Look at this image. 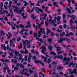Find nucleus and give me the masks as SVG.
<instances>
[{
	"label": "nucleus",
	"mask_w": 77,
	"mask_h": 77,
	"mask_svg": "<svg viewBox=\"0 0 77 77\" xmlns=\"http://www.w3.org/2000/svg\"><path fill=\"white\" fill-rule=\"evenodd\" d=\"M69 72H71L70 74H74L75 75H77V69H75L73 70V71L72 70V69H69L68 70Z\"/></svg>",
	"instance_id": "f257e3e1"
},
{
	"label": "nucleus",
	"mask_w": 77,
	"mask_h": 77,
	"mask_svg": "<svg viewBox=\"0 0 77 77\" xmlns=\"http://www.w3.org/2000/svg\"><path fill=\"white\" fill-rule=\"evenodd\" d=\"M57 51L59 52H57V54H61V53H63V51H61V48L60 47H57Z\"/></svg>",
	"instance_id": "f03ea898"
},
{
	"label": "nucleus",
	"mask_w": 77,
	"mask_h": 77,
	"mask_svg": "<svg viewBox=\"0 0 77 77\" xmlns=\"http://www.w3.org/2000/svg\"><path fill=\"white\" fill-rule=\"evenodd\" d=\"M74 23V21L72 20H70V21H69V24L70 25V29L72 30H74V27L72 26V24Z\"/></svg>",
	"instance_id": "7ed1b4c3"
},
{
	"label": "nucleus",
	"mask_w": 77,
	"mask_h": 77,
	"mask_svg": "<svg viewBox=\"0 0 77 77\" xmlns=\"http://www.w3.org/2000/svg\"><path fill=\"white\" fill-rule=\"evenodd\" d=\"M56 57H57L58 59H63V56L62 55L56 56L54 57V59H56Z\"/></svg>",
	"instance_id": "20e7f679"
},
{
	"label": "nucleus",
	"mask_w": 77,
	"mask_h": 77,
	"mask_svg": "<svg viewBox=\"0 0 77 77\" xmlns=\"http://www.w3.org/2000/svg\"><path fill=\"white\" fill-rule=\"evenodd\" d=\"M14 54L17 57V56H19V57H21V56H22V55L20 54H19V52H18L17 51H14ZM18 54H19V55L17 56Z\"/></svg>",
	"instance_id": "39448f33"
},
{
	"label": "nucleus",
	"mask_w": 77,
	"mask_h": 77,
	"mask_svg": "<svg viewBox=\"0 0 77 77\" xmlns=\"http://www.w3.org/2000/svg\"><path fill=\"white\" fill-rule=\"evenodd\" d=\"M25 31V32H28V30L27 29H23L20 30V33L21 35H23V32Z\"/></svg>",
	"instance_id": "423d86ee"
},
{
	"label": "nucleus",
	"mask_w": 77,
	"mask_h": 77,
	"mask_svg": "<svg viewBox=\"0 0 77 77\" xmlns=\"http://www.w3.org/2000/svg\"><path fill=\"white\" fill-rule=\"evenodd\" d=\"M71 35H72V36H74V34L72 32H71L69 34H66V36L69 37V36H71Z\"/></svg>",
	"instance_id": "0eeeda50"
},
{
	"label": "nucleus",
	"mask_w": 77,
	"mask_h": 77,
	"mask_svg": "<svg viewBox=\"0 0 77 77\" xmlns=\"http://www.w3.org/2000/svg\"><path fill=\"white\" fill-rule=\"evenodd\" d=\"M32 25L30 24V21H28L27 23V25L26 26V28H29L31 27Z\"/></svg>",
	"instance_id": "6e6552de"
},
{
	"label": "nucleus",
	"mask_w": 77,
	"mask_h": 77,
	"mask_svg": "<svg viewBox=\"0 0 77 77\" xmlns=\"http://www.w3.org/2000/svg\"><path fill=\"white\" fill-rule=\"evenodd\" d=\"M56 20L55 19H54V20H52V19H51L49 20V22H50V21H51V22L50 23L51 24H52V23H56Z\"/></svg>",
	"instance_id": "1a4fd4ad"
},
{
	"label": "nucleus",
	"mask_w": 77,
	"mask_h": 77,
	"mask_svg": "<svg viewBox=\"0 0 77 77\" xmlns=\"http://www.w3.org/2000/svg\"><path fill=\"white\" fill-rule=\"evenodd\" d=\"M75 65H76L75 64V63H74H74L71 62L69 63V67H70L71 66V65H72V67H74V66H75Z\"/></svg>",
	"instance_id": "9d476101"
},
{
	"label": "nucleus",
	"mask_w": 77,
	"mask_h": 77,
	"mask_svg": "<svg viewBox=\"0 0 77 77\" xmlns=\"http://www.w3.org/2000/svg\"><path fill=\"white\" fill-rule=\"evenodd\" d=\"M26 42H27L26 45H28V44H30V42H29V41H28V40L24 41L23 42V45H24V44H26Z\"/></svg>",
	"instance_id": "9b49d317"
},
{
	"label": "nucleus",
	"mask_w": 77,
	"mask_h": 77,
	"mask_svg": "<svg viewBox=\"0 0 77 77\" xmlns=\"http://www.w3.org/2000/svg\"><path fill=\"white\" fill-rule=\"evenodd\" d=\"M16 27L17 29L18 28H20V27H22V28H24V26L22 24H20V25H16Z\"/></svg>",
	"instance_id": "f8f14e48"
},
{
	"label": "nucleus",
	"mask_w": 77,
	"mask_h": 77,
	"mask_svg": "<svg viewBox=\"0 0 77 77\" xmlns=\"http://www.w3.org/2000/svg\"><path fill=\"white\" fill-rule=\"evenodd\" d=\"M24 71H27V72H28L29 71V70H28V69H23L22 72H20L21 74H22V75H24L23 72H24Z\"/></svg>",
	"instance_id": "ddd939ff"
},
{
	"label": "nucleus",
	"mask_w": 77,
	"mask_h": 77,
	"mask_svg": "<svg viewBox=\"0 0 77 77\" xmlns=\"http://www.w3.org/2000/svg\"><path fill=\"white\" fill-rule=\"evenodd\" d=\"M37 17L36 16L35 17V15H34V14H31V18L33 20H35V18H36Z\"/></svg>",
	"instance_id": "4468645a"
},
{
	"label": "nucleus",
	"mask_w": 77,
	"mask_h": 77,
	"mask_svg": "<svg viewBox=\"0 0 77 77\" xmlns=\"http://www.w3.org/2000/svg\"><path fill=\"white\" fill-rule=\"evenodd\" d=\"M63 69V67L60 66H59L57 67V69L58 71H60L61 69Z\"/></svg>",
	"instance_id": "2eb2a0df"
},
{
	"label": "nucleus",
	"mask_w": 77,
	"mask_h": 77,
	"mask_svg": "<svg viewBox=\"0 0 77 77\" xmlns=\"http://www.w3.org/2000/svg\"><path fill=\"white\" fill-rule=\"evenodd\" d=\"M73 17L71 19H70V20H72V21H73V20H74L75 19V18L76 17H75V16H74V15L73 14L70 16V17L71 18H72V17Z\"/></svg>",
	"instance_id": "dca6fc26"
},
{
	"label": "nucleus",
	"mask_w": 77,
	"mask_h": 77,
	"mask_svg": "<svg viewBox=\"0 0 77 77\" xmlns=\"http://www.w3.org/2000/svg\"><path fill=\"white\" fill-rule=\"evenodd\" d=\"M15 8L16 9H14V12H16V13H17L18 12V9H19V8L18 7H17V6H15Z\"/></svg>",
	"instance_id": "f3484780"
},
{
	"label": "nucleus",
	"mask_w": 77,
	"mask_h": 77,
	"mask_svg": "<svg viewBox=\"0 0 77 77\" xmlns=\"http://www.w3.org/2000/svg\"><path fill=\"white\" fill-rule=\"evenodd\" d=\"M42 61H40L38 60H36L34 61V63H42Z\"/></svg>",
	"instance_id": "a211bd4d"
},
{
	"label": "nucleus",
	"mask_w": 77,
	"mask_h": 77,
	"mask_svg": "<svg viewBox=\"0 0 77 77\" xmlns=\"http://www.w3.org/2000/svg\"><path fill=\"white\" fill-rule=\"evenodd\" d=\"M66 10L68 11V13H69V14H71V10L68 8V7H67V8H66Z\"/></svg>",
	"instance_id": "6ab92c4d"
},
{
	"label": "nucleus",
	"mask_w": 77,
	"mask_h": 77,
	"mask_svg": "<svg viewBox=\"0 0 77 77\" xmlns=\"http://www.w3.org/2000/svg\"><path fill=\"white\" fill-rule=\"evenodd\" d=\"M57 42L58 43H61V44L63 43V41H62V39L60 38V40H59Z\"/></svg>",
	"instance_id": "aec40b11"
},
{
	"label": "nucleus",
	"mask_w": 77,
	"mask_h": 77,
	"mask_svg": "<svg viewBox=\"0 0 77 77\" xmlns=\"http://www.w3.org/2000/svg\"><path fill=\"white\" fill-rule=\"evenodd\" d=\"M53 4L54 5V6H55V7H58L59 6V5H57V3L56 2H53Z\"/></svg>",
	"instance_id": "412c9836"
},
{
	"label": "nucleus",
	"mask_w": 77,
	"mask_h": 77,
	"mask_svg": "<svg viewBox=\"0 0 77 77\" xmlns=\"http://www.w3.org/2000/svg\"><path fill=\"white\" fill-rule=\"evenodd\" d=\"M44 2V0H38L37 2V4H39V3H43Z\"/></svg>",
	"instance_id": "4be33fe9"
},
{
	"label": "nucleus",
	"mask_w": 77,
	"mask_h": 77,
	"mask_svg": "<svg viewBox=\"0 0 77 77\" xmlns=\"http://www.w3.org/2000/svg\"><path fill=\"white\" fill-rule=\"evenodd\" d=\"M38 72H37L36 71H35V73H34V77H38Z\"/></svg>",
	"instance_id": "5701e85b"
},
{
	"label": "nucleus",
	"mask_w": 77,
	"mask_h": 77,
	"mask_svg": "<svg viewBox=\"0 0 77 77\" xmlns=\"http://www.w3.org/2000/svg\"><path fill=\"white\" fill-rule=\"evenodd\" d=\"M52 46H51V45H50L48 46V49L50 51H51V50H52Z\"/></svg>",
	"instance_id": "b1692460"
},
{
	"label": "nucleus",
	"mask_w": 77,
	"mask_h": 77,
	"mask_svg": "<svg viewBox=\"0 0 77 77\" xmlns=\"http://www.w3.org/2000/svg\"><path fill=\"white\" fill-rule=\"evenodd\" d=\"M35 11H38V10L39 11V9H40L39 7H35Z\"/></svg>",
	"instance_id": "393cba45"
},
{
	"label": "nucleus",
	"mask_w": 77,
	"mask_h": 77,
	"mask_svg": "<svg viewBox=\"0 0 77 77\" xmlns=\"http://www.w3.org/2000/svg\"><path fill=\"white\" fill-rule=\"evenodd\" d=\"M50 54H53V56H55V55H56V53L54 52L53 51H51L50 52Z\"/></svg>",
	"instance_id": "a878e982"
},
{
	"label": "nucleus",
	"mask_w": 77,
	"mask_h": 77,
	"mask_svg": "<svg viewBox=\"0 0 77 77\" xmlns=\"http://www.w3.org/2000/svg\"><path fill=\"white\" fill-rule=\"evenodd\" d=\"M21 37H18L17 39V42H19V41H20L21 40Z\"/></svg>",
	"instance_id": "bb28decb"
},
{
	"label": "nucleus",
	"mask_w": 77,
	"mask_h": 77,
	"mask_svg": "<svg viewBox=\"0 0 77 77\" xmlns=\"http://www.w3.org/2000/svg\"><path fill=\"white\" fill-rule=\"evenodd\" d=\"M24 11V10L23 9L22 10H20L19 11H18L17 13V14H21V13L22 12V11Z\"/></svg>",
	"instance_id": "cd10ccee"
},
{
	"label": "nucleus",
	"mask_w": 77,
	"mask_h": 77,
	"mask_svg": "<svg viewBox=\"0 0 77 77\" xmlns=\"http://www.w3.org/2000/svg\"><path fill=\"white\" fill-rule=\"evenodd\" d=\"M1 33L2 34V36H5V33H4V32H3V30H1Z\"/></svg>",
	"instance_id": "c85d7f7f"
},
{
	"label": "nucleus",
	"mask_w": 77,
	"mask_h": 77,
	"mask_svg": "<svg viewBox=\"0 0 77 77\" xmlns=\"http://www.w3.org/2000/svg\"><path fill=\"white\" fill-rule=\"evenodd\" d=\"M41 49L42 48H43V50H45V51H46V47L44 46H42V47L41 48Z\"/></svg>",
	"instance_id": "c756f323"
},
{
	"label": "nucleus",
	"mask_w": 77,
	"mask_h": 77,
	"mask_svg": "<svg viewBox=\"0 0 77 77\" xmlns=\"http://www.w3.org/2000/svg\"><path fill=\"white\" fill-rule=\"evenodd\" d=\"M24 75H27V77H29L30 76V74H28V73H27V72H25L24 73Z\"/></svg>",
	"instance_id": "7c9ffc66"
},
{
	"label": "nucleus",
	"mask_w": 77,
	"mask_h": 77,
	"mask_svg": "<svg viewBox=\"0 0 77 77\" xmlns=\"http://www.w3.org/2000/svg\"><path fill=\"white\" fill-rule=\"evenodd\" d=\"M67 1L68 2V6H69V7H70V6H70V5H71V0H67Z\"/></svg>",
	"instance_id": "2f4dec72"
},
{
	"label": "nucleus",
	"mask_w": 77,
	"mask_h": 77,
	"mask_svg": "<svg viewBox=\"0 0 77 77\" xmlns=\"http://www.w3.org/2000/svg\"><path fill=\"white\" fill-rule=\"evenodd\" d=\"M19 66L20 68H24V66L23 64H21H21H20Z\"/></svg>",
	"instance_id": "473e14b6"
},
{
	"label": "nucleus",
	"mask_w": 77,
	"mask_h": 77,
	"mask_svg": "<svg viewBox=\"0 0 77 77\" xmlns=\"http://www.w3.org/2000/svg\"><path fill=\"white\" fill-rule=\"evenodd\" d=\"M66 41H67V42H68V43H69V42H71L70 40L68 38H66Z\"/></svg>",
	"instance_id": "72a5a7b5"
},
{
	"label": "nucleus",
	"mask_w": 77,
	"mask_h": 77,
	"mask_svg": "<svg viewBox=\"0 0 77 77\" xmlns=\"http://www.w3.org/2000/svg\"><path fill=\"white\" fill-rule=\"evenodd\" d=\"M48 10V7H46V8H45V11L46 12H48V13H50V11H47V10Z\"/></svg>",
	"instance_id": "f704fd0d"
},
{
	"label": "nucleus",
	"mask_w": 77,
	"mask_h": 77,
	"mask_svg": "<svg viewBox=\"0 0 77 77\" xmlns=\"http://www.w3.org/2000/svg\"><path fill=\"white\" fill-rule=\"evenodd\" d=\"M60 19H61V17L60 16H58L57 18V19L59 21H60Z\"/></svg>",
	"instance_id": "c9c22d12"
},
{
	"label": "nucleus",
	"mask_w": 77,
	"mask_h": 77,
	"mask_svg": "<svg viewBox=\"0 0 77 77\" xmlns=\"http://www.w3.org/2000/svg\"><path fill=\"white\" fill-rule=\"evenodd\" d=\"M10 47H15V44L13 43V44H10Z\"/></svg>",
	"instance_id": "e433bc0d"
},
{
	"label": "nucleus",
	"mask_w": 77,
	"mask_h": 77,
	"mask_svg": "<svg viewBox=\"0 0 77 77\" xmlns=\"http://www.w3.org/2000/svg\"><path fill=\"white\" fill-rule=\"evenodd\" d=\"M52 70L53 71H56V67H55V66H54V67L52 68Z\"/></svg>",
	"instance_id": "4c0bfd02"
},
{
	"label": "nucleus",
	"mask_w": 77,
	"mask_h": 77,
	"mask_svg": "<svg viewBox=\"0 0 77 77\" xmlns=\"http://www.w3.org/2000/svg\"><path fill=\"white\" fill-rule=\"evenodd\" d=\"M24 53H25V54H27L28 53V51L27 49H25V51H24Z\"/></svg>",
	"instance_id": "58836bf2"
},
{
	"label": "nucleus",
	"mask_w": 77,
	"mask_h": 77,
	"mask_svg": "<svg viewBox=\"0 0 77 77\" xmlns=\"http://www.w3.org/2000/svg\"><path fill=\"white\" fill-rule=\"evenodd\" d=\"M39 41L41 44H42V43L44 42V41L42 39H40L39 40Z\"/></svg>",
	"instance_id": "ea45409f"
},
{
	"label": "nucleus",
	"mask_w": 77,
	"mask_h": 77,
	"mask_svg": "<svg viewBox=\"0 0 77 77\" xmlns=\"http://www.w3.org/2000/svg\"><path fill=\"white\" fill-rule=\"evenodd\" d=\"M65 17H66V15L65 14H63V19H65Z\"/></svg>",
	"instance_id": "a19ab883"
},
{
	"label": "nucleus",
	"mask_w": 77,
	"mask_h": 77,
	"mask_svg": "<svg viewBox=\"0 0 77 77\" xmlns=\"http://www.w3.org/2000/svg\"><path fill=\"white\" fill-rule=\"evenodd\" d=\"M52 64H53V65H56V64H57V62H53L52 63Z\"/></svg>",
	"instance_id": "79ce46f5"
},
{
	"label": "nucleus",
	"mask_w": 77,
	"mask_h": 77,
	"mask_svg": "<svg viewBox=\"0 0 77 77\" xmlns=\"http://www.w3.org/2000/svg\"><path fill=\"white\" fill-rule=\"evenodd\" d=\"M20 63H18L16 65V66L18 69L20 68V67L18 66H20Z\"/></svg>",
	"instance_id": "37998d69"
},
{
	"label": "nucleus",
	"mask_w": 77,
	"mask_h": 77,
	"mask_svg": "<svg viewBox=\"0 0 77 77\" xmlns=\"http://www.w3.org/2000/svg\"><path fill=\"white\" fill-rule=\"evenodd\" d=\"M47 57H45L44 58V61L45 62H47Z\"/></svg>",
	"instance_id": "c03bdc74"
},
{
	"label": "nucleus",
	"mask_w": 77,
	"mask_h": 77,
	"mask_svg": "<svg viewBox=\"0 0 77 77\" xmlns=\"http://www.w3.org/2000/svg\"><path fill=\"white\" fill-rule=\"evenodd\" d=\"M9 11H10V13H11V14H13V12H12V10L11 8H10Z\"/></svg>",
	"instance_id": "a18cd8bd"
},
{
	"label": "nucleus",
	"mask_w": 77,
	"mask_h": 77,
	"mask_svg": "<svg viewBox=\"0 0 77 77\" xmlns=\"http://www.w3.org/2000/svg\"><path fill=\"white\" fill-rule=\"evenodd\" d=\"M50 62H51V58H49L48 59V63H50Z\"/></svg>",
	"instance_id": "49530a36"
},
{
	"label": "nucleus",
	"mask_w": 77,
	"mask_h": 77,
	"mask_svg": "<svg viewBox=\"0 0 77 77\" xmlns=\"http://www.w3.org/2000/svg\"><path fill=\"white\" fill-rule=\"evenodd\" d=\"M68 61V62H70L71 61V60H70V58L67 57V61Z\"/></svg>",
	"instance_id": "de8ad7c7"
},
{
	"label": "nucleus",
	"mask_w": 77,
	"mask_h": 77,
	"mask_svg": "<svg viewBox=\"0 0 77 77\" xmlns=\"http://www.w3.org/2000/svg\"><path fill=\"white\" fill-rule=\"evenodd\" d=\"M5 62H8V63H9V62H10V61H9V60L6 59L5 60Z\"/></svg>",
	"instance_id": "09e8293b"
},
{
	"label": "nucleus",
	"mask_w": 77,
	"mask_h": 77,
	"mask_svg": "<svg viewBox=\"0 0 77 77\" xmlns=\"http://www.w3.org/2000/svg\"><path fill=\"white\" fill-rule=\"evenodd\" d=\"M48 42H51V41H52V38H48Z\"/></svg>",
	"instance_id": "8fccbe9b"
},
{
	"label": "nucleus",
	"mask_w": 77,
	"mask_h": 77,
	"mask_svg": "<svg viewBox=\"0 0 77 77\" xmlns=\"http://www.w3.org/2000/svg\"><path fill=\"white\" fill-rule=\"evenodd\" d=\"M38 29H40V27H41V24H38Z\"/></svg>",
	"instance_id": "3c124183"
},
{
	"label": "nucleus",
	"mask_w": 77,
	"mask_h": 77,
	"mask_svg": "<svg viewBox=\"0 0 77 77\" xmlns=\"http://www.w3.org/2000/svg\"><path fill=\"white\" fill-rule=\"evenodd\" d=\"M12 36V35L11 34L10 36L8 35V39H9Z\"/></svg>",
	"instance_id": "603ef678"
},
{
	"label": "nucleus",
	"mask_w": 77,
	"mask_h": 77,
	"mask_svg": "<svg viewBox=\"0 0 77 77\" xmlns=\"http://www.w3.org/2000/svg\"><path fill=\"white\" fill-rule=\"evenodd\" d=\"M22 47H23V46H22V44L21 43L20 44V46H19L18 47V48H19V49H21V48H22Z\"/></svg>",
	"instance_id": "864d4df0"
},
{
	"label": "nucleus",
	"mask_w": 77,
	"mask_h": 77,
	"mask_svg": "<svg viewBox=\"0 0 77 77\" xmlns=\"http://www.w3.org/2000/svg\"><path fill=\"white\" fill-rule=\"evenodd\" d=\"M30 51L31 53H35V52L34 51V50L33 49L31 50Z\"/></svg>",
	"instance_id": "5fc2aeb1"
},
{
	"label": "nucleus",
	"mask_w": 77,
	"mask_h": 77,
	"mask_svg": "<svg viewBox=\"0 0 77 77\" xmlns=\"http://www.w3.org/2000/svg\"><path fill=\"white\" fill-rule=\"evenodd\" d=\"M45 26H47L48 25V23L47 21H45Z\"/></svg>",
	"instance_id": "6e6d98bb"
},
{
	"label": "nucleus",
	"mask_w": 77,
	"mask_h": 77,
	"mask_svg": "<svg viewBox=\"0 0 77 77\" xmlns=\"http://www.w3.org/2000/svg\"><path fill=\"white\" fill-rule=\"evenodd\" d=\"M55 35L56 36H57V37L58 38L59 37V33H56Z\"/></svg>",
	"instance_id": "4d7b16f0"
},
{
	"label": "nucleus",
	"mask_w": 77,
	"mask_h": 77,
	"mask_svg": "<svg viewBox=\"0 0 77 77\" xmlns=\"http://www.w3.org/2000/svg\"><path fill=\"white\" fill-rule=\"evenodd\" d=\"M20 53L22 54H24V51L23 50L20 51Z\"/></svg>",
	"instance_id": "13d9d810"
},
{
	"label": "nucleus",
	"mask_w": 77,
	"mask_h": 77,
	"mask_svg": "<svg viewBox=\"0 0 77 77\" xmlns=\"http://www.w3.org/2000/svg\"><path fill=\"white\" fill-rule=\"evenodd\" d=\"M47 31L48 32V33H51V30H49L48 29H47Z\"/></svg>",
	"instance_id": "bf43d9fd"
},
{
	"label": "nucleus",
	"mask_w": 77,
	"mask_h": 77,
	"mask_svg": "<svg viewBox=\"0 0 77 77\" xmlns=\"http://www.w3.org/2000/svg\"><path fill=\"white\" fill-rule=\"evenodd\" d=\"M39 11L41 12V13H44V10L41 9H40L39 10Z\"/></svg>",
	"instance_id": "052dcab7"
},
{
	"label": "nucleus",
	"mask_w": 77,
	"mask_h": 77,
	"mask_svg": "<svg viewBox=\"0 0 77 77\" xmlns=\"http://www.w3.org/2000/svg\"><path fill=\"white\" fill-rule=\"evenodd\" d=\"M68 64V62H66L65 63L63 64V65H67Z\"/></svg>",
	"instance_id": "680f3d73"
},
{
	"label": "nucleus",
	"mask_w": 77,
	"mask_h": 77,
	"mask_svg": "<svg viewBox=\"0 0 77 77\" xmlns=\"http://www.w3.org/2000/svg\"><path fill=\"white\" fill-rule=\"evenodd\" d=\"M45 17H43L40 18V20H45Z\"/></svg>",
	"instance_id": "e2e57ef3"
},
{
	"label": "nucleus",
	"mask_w": 77,
	"mask_h": 77,
	"mask_svg": "<svg viewBox=\"0 0 77 77\" xmlns=\"http://www.w3.org/2000/svg\"><path fill=\"white\" fill-rule=\"evenodd\" d=\"M67 27V25L66 24H64L63 27L64 29H66Z\"/></svg>",
	"instance_id": "0e129e2a"
},
{
	"label": "nucleus",
	"mask_w": 77,
	"mask_h": 77,
	"mask_svg": "<svg viewBox=\"0 0 77 77\" xmlns=\"http://www.w3.org/2000/svg\"><path fill=\"white\" fill-rule=\"evenodd\" d=\"M34 9H35V7H33L32 9L31 10V13L34 11Z\"/></svg>",
	"instance_id": "69168bd1"
},
{
	"label": "nucleus",
	"mask_w": 77,
	"mask_h": 77,
	"mask_svg": "<svg viewBox=\"0 0 77 77\" xmlns=\"http://www.w3.org/2000/svg\"><path fill=\"white\" fill-rule=\"evenodd\" d=\"M34 37H35L36 36H38V34L37 33H34Z\"/></svg>",
	"instance_id": "338daca9"
},
{
	"label": "nucleus",
	"mask_w": 77,
	"mask_h": 77,
	"mask_svg": "<svg viewBox=\"0 0 77 77\" xmlns=\"http://www.w3.org/2000/svg\"><path fill=\"white\" fill-rule=\"evenodd\" d=\"M11 27H12V29L13 30H15V26H13V25H11Z\"/></svg>",
	"instance_id": "774afa93"
}]
</instances>
